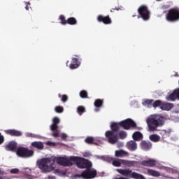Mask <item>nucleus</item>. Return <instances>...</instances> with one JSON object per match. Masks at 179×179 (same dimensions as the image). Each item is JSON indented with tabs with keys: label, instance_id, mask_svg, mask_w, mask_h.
Returning a JSON list of instances; mask_svg holds the SVG:
<instances>
[{
	"label": "nucleus",
	"instance_id": "1",
	"mask_svg": "<svg viewBox=\"0 0 179 179\" xmlns=\"http://www.w3.org/2000/svg\"><path fill=\"white\" fill-rule=\"evenodd\" d=\"M120 127L124 129L128 130L131 128H136V123L131 119H127L120 122H113L110 124L111 131H107L105 136L108 139V142L111 145H115L118 142V131Z\"/></svg>",
	"mask_w": 179,
	"mask_h": 179
},
{
	"label": "nucleus",
	"instance_id": "2",
	"mask_svg": "<svg viewBox=\"0 0 179 179\" xmlns=\"http://www.w3.org/2000/svg\"><path fill=\"white\" fill-rule=\"evenodd\" d=\"M147 125L148 129L150 131H157V128L159 127H163L164 124V119L162 116L159 115H150L146 120Z\"/></svg>",
	"mask_w": 179,
	"mask_h": 179
},
{
	"label": "nucleus",
	"instance_id": "3",
	"mask_svg": "<svg viewBox=\"0 0 179 179\" xmlns=\"http://www.w3.org/2000/svg\"><path fill=\"white\" fill-rule=\"evenodd\" d=\"M38 167L43 173H50L54 170V164H52L51 158H44L38 163Z\"/></svg>",
	"mask_w": 179,
	"mask_h": 179
},
{
	"label": "nucleus",
	"instance_id": "4",
	"mask_svg": "<svg viewBox=\"0 0 179 179\" xmlns=\"http://www.w3.org/2000/svg\"><path fill=\"white\" fill-rule=\"evenodd\" d=\"M117 173L123 176L124 177H128L129 178H134V179H146L143 175H141L136 172H132V170L127 169H117Z\"/></svg>",
	"mask_w": 179,
	"mask_h": 179
},
{
	"label": "nucleus",
	"instance_id": "5",
	"mask_svg": "<svg viewBox=\"0 0 179 179\" xmlns=\"http://www.w3.org/2000/svg\"><path fill=\"white\" fill-rule=\"evenodd\" d=\"M97 176V171L96 169L88 168L86 170L83 171L81 174H76V177H80L83 179H93Z\"/></svg>",
	"mask_w": 179,
	"mask_h": 179
},
{
	"label": "nucleus",
	"instance_id": "6",
	"mask_svg": "<svg viewBox=\"0 0 179 179\" xmlns=\"http://www.w3.org/2000/svg\"><path fill=\"white\" fill-rule=\"evenodd\" d=\"M138 18L141 17L143 20H149L150 19V11H149V8L145 5H141L138 8Z\"/></svg>",
	"mask_w": 179,
	"mask_h": 179
},
{
	"label": "nucleus",
	"instance_id": "7",
	"mask_svg": "<svg viewBox=\"0 0 179 179\" xmlns=\"http://www.w3.org/2000/svg\"><path fill=\"white\" fill-rule=\"evenodd\" d=\"M166 19L168 22H177L179 20V9L171 8L169 10L166 15Z\"/></svg>",
	"mask_w": 179,
	"mask_h": 179
},
{
	"label": "nucleus",
	"instance_id": "8",
	"mask_svg": "<svg viewBox=\"0 0 179 179\" xmlns=\"http://www.w3.org/2000/svg\"><path fill=\"white\" fill-rule=\"evenodd\" d=\"M17 155L20 157H31L34 155V151L28 150L24 147H19L16 150Z\"/></svg>",
	"mask_w": 179,
	"mask_h": 179
},
{
	"label": "nucleus",
	"instance_id": "9",
	"mask_svg": "<svg viewBox=\"0 0 179 179\" xmlns=\"http://www.w3.org/2000/svg\"><path fill=\"white\" fill-rule=\"evenodd\" d=\"M54 162H56L57 164H59L60 166H64V167H71L72 166V161H71V157L69 159L66 157H55L52 163Z\"/></svg>",
	"mask_w": 179,
	"mask_h": 179
},
{
	"label": "nucleus",
	"instance_id": "10",
	"mask_svg": "<svg viewBox=\"0 0 179 179\" xmlns=\"http://www.w3.org/2000/svg\"><path fill=\"white\" fill-rule=\"evenodd\" d=\"M96 20L99 23H103V24H111V23H113L110 15L104 16L103 15H99L96 17Z\"/></svg>",
	"mask_w": 179,
	"mask_h": 179
},
{
	"label": "nucleus",
	"instance_id": "11",
	"mask_svg": "<svg viewBox=\"0 0 179 179\" xmlns=\"http://www.w3.org/2000/svg\"><path fill=\"white\" fill-rule=\"evenodd\" d=\"M84 161L85 158H82L80 157H71V162L72 163V166L76 164L78 169H82V167L83 166Z\"/></svg>",
	"mask_w": 179,
	"mask_h": 179
},
{
	"label": "nucleus",
	"instance_id": "12",
	"mask_svg": "<svg viewBox=\"0 0 179 179\" xmlns=\"http://www.w3.org/2000/svg\"><path fill=\"white\" fill-rule=\"evenodd\" d=\"M140 146L143 150L148 152V150L152 149V145L150 141H142L140 143Z\"/></svg>",
	"mask_w": 179,
	"mask_h": 179
},
{
	"label": "nucleus",
	"instance_id": "13",
	"mask_svg": "<svg viewBox=\"0 0 179 179\" xmlns=\"http://www.w3.org/2000/svg\"><path fill=\"white\" fill-rule=\"evenodd\" d=\"M5 149L9 152H16V149H17V144L16 142L10 141L5 146Z\"/></svg>",
	"mask_w": 179,
	"mask_h": 179
},
{
	"label": "nucleus",
	"instance_id": "14",
	"mask_svg": "<svg viewBox=\"0 0 179 179\" xmlns=\"http://www.w3.org/2000/svg\"><path fill=\"white\" fill-rule=\"evenodd\" d=\"M127 148L131 152H135L138 149V144H136L135 141H130L127 143Z\"/></svg>",
	"mask_w": 179,
	"mask_h": 179
},
{
	"label": "nucleus",
	"instance_id": "15",
	"mask_svg": "<svg viewBox=\"0 0 179 179\" xmlns=\"http://www.w3.org/2000/svg\"><path fill=\"white\" fill-rule=\"evenodd\" d=\"M80 63L79 62V59L73 57L71 60V64L69 65L70 69H76L79 68Z\"/></svg>",
	"mask_w": 179,
	"mask_h": 179
},
{
	"label": "nucleus",
	"instance_id": "16",
	"mask_svg": "<svg viewBox=\"0 0 179 179\" xmlns=\"http://www.w3.org/2000/svg\"><path fill=\"white\" fill-rule=\"evenodd\" d=\"M176 99H179V88L175 90L168 97L167 100L175 101Z\"/></svg>",
	"mask_w": 179,
	"mask_h": 179
},
{
	"label": "nucleus",
	"instance_id": "17",
	"mask_svg": "<svg viewBox=\"0 0 179 179\" xmlns=\"http://www.w3.org/2000/svg\"><path fill=\"white\" fill-rule=\"evenodd\" d=\"M115 156L116 157H128L129 156V152L124 150H119L115 152Z\"/></svg>",
	"mask_w": 179,
	"mask_h": 179
},
{
	"label": "nucleus",
	"instance_id": "18",
	"mask_svg": "<svg viewBox=\"0 0 179 179\" xmlns=\"http://www.w3.org/2000/svg\"><path fill=\"white\" fill-rule=\"evenodd\" d=\"M141 166H145V167H154L156 166V161L155 159H148L141 162Z\"/></svg>",
	"mask_w": 179,
	"mask_h": 179
},
{
	"label": "nucleus",
	"instance_id": "19",
	"mask_svg": "<svg viewBox=\"0 0 179 179\" xmlns=\"http://www.w3.org/2000/svg\"><path fill=\"white\" fill-rule=\"evenodd\" d=\"M60 120L57 117H55L52 119V124L50 125L51 131H57L58 129V124H59Z\"/></svg>",
	"mask_w": 179,
	"mask_h": 179
},
{
	"label": "nucleus",
	"instance_id": "20",
	"mask_svg": "<svg viewBox=\"0 0 179 179\" xmlns=\"http://www.w3.org/2000/svg\"><path fill=\"white\" fill-rule=\"evenodd\" d=\"M31 146L32 148H35V149H38V150H43L44 149V143L41 141H34L31 143Z\"/></svg>",
	"mask_w": 179,
	"mask_h": 179
},
{
	"label": "nucleus",
	"instance_id": "21",
	"mask_svg": "<svg viewBox=\"0 0 179 179\" xmlns=\"http://www.w3.org/2000/svg\"><path fill=\"white\" fill-rule=\"evenodd\" d=\"M6 134L10 135L11 136H22V134L21 131L15 129H9L6 131Z\"/></svg>",
	"mask_w": 179,
	"mask_h": 179
},
{
	"label": "nucleus",
	"instance_id": "22",
	"mask_svg": "<svg viewBox=\"0 0 179 179\" xmlns=\"http://www.w3.org/2000/svg\"><path fill=\"white\" fill-rule=\"evenodd\" d=\"M85 142L88 145H99V143L97 142V138L92 136L87 137L85 140Z\"/></svg>",
	"mask_w": 179,
	"mask_h": 179
},
{
	"label": "nucleus",
	"instance_id": "23",
	"mask_svg": "<svg viewBox=\"0 0 179 179\" xmlns=\"http://www.w3.org/2000/svg\"><path fill=\"white\" fill-rule=\"evenodd\" d=\"M132 138L134 141H142L143 139V134H142V133H141V131H135L132 134Z\"/></svg>",
	"mask_w": 179,
	"mask_h": 179
},
{
	"label": "nucleus",
	"instance_id": "24",
	"mask_svg": "<svg viewBox=\"0 0 179 179\" xmlns=\"http://www.w3.org/2000/svg\"><path fill=\"white\" fill-rule=\"evenodd\" d=\"M173 107H174V105H173V103H162V105L161 106V110H165V111H170V110H171Z\"/></svg>",
	"mask_w": 179,
	"mask_h": 179
},
{
	"label": "nucleus",
	"instance_id": "25",
	"mask_svg": "<svg viewBox=\"0 0 179 179\" xmlns=\"http://www.w3.org/2000/svg\"><path fill=\"white\" fill-rule=\"evenodd\" d=\"M135 162L128 161L125 159H122V165L125 166V167H134Z\"/></svg>",
	"mask_w": 179,
	"mask_h": 179
},
{
	"label": "nucleus",
	"instance_id": "26",
	"mask_svg": "<svg viewBox=\"0 0 179 179\" xmlns=\"http://www.w3.org/2000/svg\"><path fill=\"white\" fill-rule=\"evenodd\" d=\"M66 24L74 26L75 24H78V20H76V18L71 17L66 20Z\"/></svg>",
	"mask_w": 179,
	"mask_h": 179
},
{
	"label": "nucleus",
	"instance_id": "27",
	"mask_svg": "<svg viewBox=\"0 0 179 179\" xmlns=\"http://www.w3.org/2000/svg\"><path fill=\"white\" fill-rule=\"evenodd\" d=\"M112 164L115 167H121V166H122V159H114L112 162Z\"/></svg>",
	"mask_w": 179,
	"mask_h": 179
},
{
	"label": "nucleus",
	"instance_id": "28",
	"mask_svg": "<svg viewBox=\"0 0 179 179\" xmlns=\"http://www.w3.org/2000/svg\"><path fill=\"white\" fill-rule=\"evenodd\" d=\"M148 173L149 176H152V177H159L160 173H159L157 171H155L153 169H148Z\"/></svg>",
	"mask_w": 179,
	"mask_h": 179
},
{
	"label": "nucleus",
	"instance_id": "29",
	"mask_svg": "<svg viewBox=\"0 0 179 179\" xmlns=\"http://www.w3.org/2000/svg\"><path fill=\"white\" fill-rule=\"evenodd\" d=\"M92 167V162H90L89 160L84 159V162L83 163V167L82 169H90Z\"/></svg>",
	"mask_w": 179,
	"mask_h": 179
},
{
	"label": "nucleus",
	"instance_id": "30",
	"mask_svg": "<svg viewBox=\"0 0 179 179\" xmlns=\"http://www.w3.org/2000/svg\"><path fill=\"white\" fill-rule=\"evenodd\" d=\"M150 141H152V142H159L160 136L157 134H152L150 136Z\"/></svg>",
	"mask_w": 179,
	"mask_h": 179
},
{
	"label": "nucleus",
	"instance_id": "31",
	"mask_svg": "<svg viewBox=\"0 0 179 179\" xmlns=\"http://www.w3.org/2000/svg\"><path fill=\"white\" fill-rule=\"evenodd\" d=\"M103 99H96L94 101V106L96 108H100V107H103Z\"/></svg>",
	"mask_w": 179,
	"mask_h": 179
},
{
	"label": "nucleus",
	"instance_id": "32",
	"mask_svg": "<svg viewBox=\"0 0 179 179\" xmlns=\"http://www.w3.org/2000/svg\"><path fill=\"white\" fill-rule=\"evenodd\" d=\"M162 101L160 100H156L155 101L152 102V106L154 107V108H156L157 107H162Z\"/></svg>",
	"mask_w": 179,
	"mask_h": 179
},
{
	"label": "nucleus",
	"instance_id": "33",
	"mask_svg": "<svg viewBox=\"0 0 179 179\" xmlns=\"http://www.w3.org/2000/svg\"><path fill=\"white\" fill-rule=\"evenodd\" d=\"M85 112L86 109L83 106H80L77 108V113L79 114V115H82V114Z\"/></svg>",
	"mask_w": 179,
	"mask_h": 179
},
{
	"label": "nucleus",
	"instance_id": "34",
	"mask_svg": "<svg viewBox=\"0 0 179 179\" xmlns=\"http://www.w3.org/2000/svg\"><path fill=\"white\" fill-rule=\"evenodd\" d=\"M59 19L60 20L61 24H62L63 26H65V24H66V19L65 18V15H61L59 17Z\"/></svg>",
	"mask_w": 179,
	"mask_h": 179
},
{
	"label": "nucleus",
	"instance_id": "35",
	"mask_svg": "<svg viewBox=\"0 0 179 179\" xmlns=\"http://www.w3.org/2000/svg\"><path fill=\"white\" fill-rule=\"evenodd\" d=\"M80 97H81V99H87V92H86V90H82L80 92Z\"/></svg>",
	"mask_w": 179,
	"mask_h": 179
},
{
	"label": "nucleus",
	"instance_id": "36",
	"mask_svg": "<svg viewBox=\"0 0 179 179\" xmlns=\"http://www.w3.org/2000/svg\"><path fill=\"white\" fill-rule=\"evenodd\" d=\"M120 139H125V138H127V132L124 131H120L118 134Z\"/></svg>",
	"mask_w": 179,
	"mask_h": 179
},
{
	"label": "nucleus",
	"instance_id": "37",
	"mask_svg": "<svg viewBox=\"0 0 179 179\" xmlns=\"http://www.w3.org/2000/svg\"><path fill=\"white\" fill-rule=\"evenodd\" d=\"M55 111L59 113H64V108L61 106H56L55 108Z\"/></svg>",
	"mask_w": 179,
	"mask_h": 179
},
{
	"label": "nucleus",
	"instance_id": "38",
	"mask_svg": "<svg viewBox=\"0 0 179 179\" xmlns=\"http://www.w3.org/2000/svg\"><path fill=\"white\" fill-rule=\"evenodd\" d=\"M153 99H148L146 101H145L143 104H144L145 106H152V104H153Z\"/></svg>",
	"mask_w": 179,
	"mask_h": 179
},
{
	"label": "nucleus",
	"instance_id": "39",
	"mask_svg": "<svg viewBox=\"0 0 179 179\" xmlns=\"http://www.w3.org/2000/svg\"><path fill=\"white\" fill-rule=\"evenodd\" d=\"M61 101L63 102V103H66V101H68V95L66 94H63L62 96V99Z\"/></svg>",
	"mask_w": 179,
	"mask_h": 179
},
{
	"label": "nucleus",
	"instance_id": "40",
	"mask_svg": "<svg viewBox=\"0 0 179 179\" xmlns=\"http://www.w3.org/2000/svg\"><path fill=\"white\" fill-rule=\"evenodd\" d=\"M52 136H53L54 138H58L59 136V131H58V129H57L56 131H53Z\"/></svg>",
	"mask_w": 179,
	"mask_h": 179
},
{
	"label": "nucleus",
	"instance_id": "41",
	"mask_svg": "<svg viewBox=\"0 0 179 179\" xmlns=\"http://www.w3.org/2000/svg\"><path fill=\"white\" fill-rule=\"evenodd\" d=\"M10 173L11 174H17L19 173V169H10Z\"/></svg>",
	"mask_w": 179,
	"mask_h": 179
},
{
	"label": "nucleus",
	"instance_id": "42",
	"mask_svg": "<svg viewBox=\"0 0 179 179\" xmlns=\"http://www.w3.org/2000/svg\"><path fill=\"white\" fill-rule=\"evenodd\" d=\"M5 138H3V136H2V134H1L0 133V145H2L3 142H4Z\"/></svg>",
	"mask_w": 179,
	"mask_h": 179
},
{
	"label": "nucleus",
	"instance_id": "43",
	"mask_svg": "<svg viewBox=\"0 0 179 179\" xmlns=\"http://www.w3.org/2000/svg\"><path fill=\"white\" fill-rule=\"evenodd\" d=\"M60 136H61L62 139H66V138H68V136L66 134H64V133L60 135Z\"/></svg>",
	"mask_w": 179,
	"mask_h": 179
},
{
	"label": "nucleus",
	"instance_id": "44",
	"mask_svg": "<svg viewBox=\"0 0 179 179\" xmlns=\"http://www.w3.org/2000/svg\"><path fill=\"white\" fill-rule=\"evenodd\" d=\"M117 148H122V146H124V143H117Z\"/></svg>",
	"mask_w": 179,
	"mask_h": 179
},
{
	"label": "nucleus",
	"instance_id": "45",
	"mask_svg": "<svg viewBox=\"0 0 179 179\" xmlns=\"http://www.w3.org/2000/svg\"><path fill=\"white\" fill-rule=\"evenodd\" d=\"M48 145H49L50 146H51V145H55V143H53V142H51V141H49V142H48V143H47Z\"/></svg>",
	"mask_w": 179,
	"mask_h": 179
},
{
	"label": "nucleus",
	"instance_id": "46",
	"mask_svg": "<svg viewBox=\"0 0 179 179\" xmlns=\"http://www.w3.org/2000/svg\"><path fill=\"white\" fill-rule=\"evenodd\" d=\"M29 5H30V2L27 3V6H25L26 10H29Z\"/></svg>",
	"mask_w": 179,
	"mask_h": 179
},
{
	"label": "nucleus",
	"instance_id": "47",
	"mask_svg": "<svg viewBox=\"0 0 179 179\" xmlns=\"http://www.w3.org/2000/svg\"><path fill=\"white\" fill-rule=\"evenodd\" d=\"M113 10H119V8H113L112 10H110V12H113Z\"/></svg>",
	"mask_w": 179,
	"mask_h": 179
},
{
	"label": "nucleus",
	"instance_id": "48",
	"mask_svg": "<svg viewBox=\"0 0 179 179\" xmlns=\"http://www.w3.org/2000/svg\"><path fill=\"white\" fill-rule=\"evenodd\" d=\"M47 178L48 179H55V178L54 176H48Z\"/></svg>",
	"mask_w": 179,
	"mask_h": 179
},
{
	"label": "nucleus",
	"instance_id": "49",
	"mask_svg": "<svg viewBox=\"0 0 179 179\" xmlns=\"http://www.w3.org/2000/svg\"><path fill=\"white\" fill-rule=\"evenodd\" d=\"M2 174H3V171H2V170H1V169H0V176Z\"/></svg>",
	"mask_w": 179,
	"mask_h": 179
},
{
	"label": "nucleus",
	"instance_id": "50",
	"mask_svg": "<svg viewBox=\"0 0 179 179\" xmlns=\"http://www.w3.org/2000/svg\"><path fill=\"white\" fill-rule=\"evenodd\" d=\"M162 132H163L164 134H167V131H166V130H163Z\"/></svg>",
	"mask_w": 179,
	"mask_h": 179
},
{
	"label": "nucleus",
	"instance_id": "51",
	"mask_svg": "<svg viewBox=\"0 0 179 179\" xmlns=\"http://www.w3.org/2000/svg\"><path fill=\"white\" fill-rule=\"evenodd\" d=\"M174 76L178 77V73H176Z\"/></svg>",
	"mask_w": 179,
	"mask_h": 179
},
{
	"label": "nucleus",
	"instance_id": "52",
	"mask_svg": "<svg viewBox=\"0 0 179 179\" xmlns=\"http://www.w3.org/2000/svg\"><path fill=\"white\" fill-rule=\"evenodd\" d=\"M95 111H99V108H96L95 109Z\"/></svg>",
	"mask_w": 179,
	"mask_h": 179
},
{
	"label": "nucleus",
	"instance_id": "53",
	"mask_svg": "<svg viewBox=\"0 0 179 179\" xmlns=\"http://www.w3.org/2000/svg\"><path fill=\"white\" fill-rule=\"evenodd\" d=\"M58 96H59V97H61V94H59Z\"/></svg>",
	"mask_w": 179,
	"mask_h": 179
},
{
	"label": "nucleus",
	"instance_id": "54",
	"mask_svg": "<svg viewBox=\"0 0 179 179\" xmlns=\"http://www.w3.org/2000/svg\"><path fill=\"white\" fill-rule=\"evenodd\" d=\"M0 179H3V178H2L1 176H0Z\"/></svg>",
	"mask_w": 179,
	"mask_h": 179
},
{
	"label": "nucleus",
	"instance_id": "55",
	"mask_svg": "<svg viewBox=\"0 0 179 179\" xmlns=\"http://www.w3.org/2000/svg\"><path fill=\"white\" fill-rule=\"evenodd\" d=\"M76 57H79L78 55H76Z\"/></svg>",
	"mask_w": 179,
	"mask_h": 179
},
{
	"label": "nucleus",
	"instance_id": "56",
	"mask_svg": "<svg viewBox=\"0 0 179 179\" xmlns=\"http://www.w3.org/2000/svg\"><path fill=\"white\" fill-rule=\"evenodd\" d=\"M157 1H160V0H157Z\"/></svg>",
	"mask_w": 179,
	"mask_h": 179
}]
</instances>
